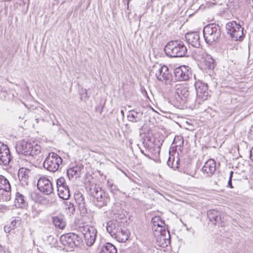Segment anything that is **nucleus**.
Here are the masks:
<instances>
[{"instance_id":"nucleus-1","label":"nucleus","mask_w":253,"mask_h":253,"mask_svg":"<svg viewBox=\"0 0 253 253\" xmlns=\"http://www.w3.org/2000/svg\"><path fill=\"white\" fill-rule=\"evenodd\" d=\"M16 151L20 157L25 156L30 160L41 153V147L38 144L22 140L16 144Z\"/></svg>"},{"instance_id":"nucleus-2","label":"nucleus","mask_w":253,"mask_h":253,"mask_svg":"<svg viewBox=\"0 0 253 253\" xmlns=\"http://www.w3.org/2000/svg\"><path fill=\"white\" fill-rule=\"evenodd\" d=\"M88 194L93 204L98 208L107 206L110 202V199L108 194L96 185H91Z\"/></svg>"},{"instance_id":"nucleus-3","label":"nucleus","mask_w":253,"mask_h":253,"mask_svg":"<svg viewBox=\"0 0 253 253\" xmlns=\"http://www.w3.org/2000/svg\"><path fill=\"white\" fill-rule=\"evenodd\" d=\"M164 51L166 55L170 57H182L186 56L187 48L182 41L174 40L167 43Z\"/></svg>"},{"instance_id":"nucleus-4","label":"nucleus","mask_w":253,"mask_h":253,"mask_svg":"<svg viewBox=\"0 0 253 253\" xmlns=\"http://www.w3.org/2000/svg\"><path fill=\"white\" fill-rule=\"evenodd\" d=\"M175 98L178 103L183 104L187 103L193 108H197V104H194V98H192L190 94L189 87L183 84H176Z\"/></svg>"},{"instance_id":"nucleus-5","label":"nucleus","mask_w":253,"mask_h":253,"mask_svg":"<svg viewBox=\"0 0 253 253\" xmlns=\"http://www.w3.org/2000/svg\"><path fill=\"white\" fill-rule=\"evenodd\" d=\"M150 74L155 75L158 80L163 82L166 84H170L172 81V75L169 72L168 67L165 65H162L158 63L155 64L153 66Z\"/></svg>"},{"instance_id":"nucleus-6","label":"nucleus","mask_w":253,"mask_h":253,"mask_svg":"<svg viewBox=\"0 0 253 253\" xmlns=\"http://www.w3.org/2000/svg\"><path fill=\"white\" fill-rule=\"evenodd\" d=\"M203 32L205 41L209 44L217 42L221 36L220 27L215 23L207 25Z\"/></svg>"},{"instance_id":"nucleus-7","label":"nucleus","mask_w":253,"mask_h":253,"mask_svg":"<svg viewBox=\"0 0 253 253\" xmlns=\"http://www.w3.org/2000/svg\"><path fill=\"white\" fill-rule=\"evenodd\" d=\"M76 230L84 236L87 246H91L94 244L97 233L94 227L88 225H79L76 226Z\"/></svg>"},{"instance_id":"nucleus-8","label":"nucleus","mask_w":253,"mask_h":253,"mask_svg":"<svg viewBox=\"0 0 253 253\" xmlns=\"http://www.w3.org/2000/svg\"><path fill=\"white\" fill-rule=\"evenodd\" d=\"M60 241L64 247L63 250L70 251L73 250L74 247L80 245L81 239L75 233H69L61 235Z\"/></svg>"},{"instance_id":"nucleus-9","label":"nucleus","mask_w":253,"mask_h":253,"mask_svg":"<svg viewBox=\"0 0 253 253\" xmlns=\"http://www.w3.org/2000/svg\"><path fill=\"white\" fill-rule=\"evenodd\" d=\"M62 162V159L58 154L51 152L46 158L43 165L48 171L54 172L59 169Z\"/></svg>"},{"instance_id":"nucleus-10","label":"nucleus","mask_w":253,"mask_h":253,"mask_svg":"<svg viewBox=\"0 0 253 253\" xmlns=\"http://www.w3.org/2000/svg\"><path fill=\"white\" fill-rule=\"evenodd\" d=\"M194 86L197 97V99L194 100V104H196L197 108H198L201 102L208 99L210 94L207 84L199 81L195 82Z\"/></svg>"},{"instance_id":"nucleus-11","label":"nucleus","mask_w":253,"mask_h":253,"mask_svg":"<svg viewBox=\"0 0 253 253\" xmlns=\"http://www.w3.org/2000/svg\"><path fill=\"white\" fill-rule=\"evenodd\" d=\"M226 29L233 40H242L243 39V28L240 24L232 21L227 23Z\"/></svg>"},{"instance_id":"nucleus-12","label":"nucleus","mask_w":253,"mask_h":253,"mask_svg":"<svg viewBox=\"0 0 253 253\" xmlns=\"http://www.w3.org/2000/svg\"><path fill=\"white\" fill-rule=\"evenodd\" d=\"M11 186L8 179L0 175V194L3 200L8 201L11 199Z\"/></svg>"},{"instance_id":"nucleus-13","label":"nucleus","mask_w":253,"mask_h":253,"mask_svg":"<svg viewBox=\"0 0 253 253\" xmlns=\"http://www.w3.org/2000/svg\"><path fill=\"white\" fill-rule=\"evenodd\" d=\"M12 157L8 146L0 142V165L7 166L11 160Z\"/></svg>"},{"instance_id":"nucleus-14","label":"nucleus","mask_w":253,"mask_h":253,"mask_svg":"<svg viewBox=\"0 0 253 253\" xmlns=\"http://www.w3.org/2000/svg\"><path fill=\"white\" fill-rule=\"evenodd\" d=\"M37 187L39 190L45 195H49L53 191L51 182L46 177H41L38 181Z\"/></svg>"},{"instance_id":"nucleus-15","label":"nucleus","mask_w":253,"mask_h":253,"mask_svg":"<svg viewBox=\"0 0 253 253\" xmlns=\"http://www.w3.org/2000/svg\"><path fill=\"white\" fill-rule=\"evenodd\" d=\"M174 75L175 79L178 81H187L191 76V72L188 66L184 65L175 68L174 70Z\"/></svg>"},{"instance_id":"nucleus-16","label":"nucleus","mask_w":253,"mask_h":253,"mask_svg":"<svg viewBox=\"0 0 253 253\" xmlns=\"http://www.w3.org/2000/svg\"><path fill=\"white\" fill-rule=\"evenodd\" d=\"M74 199L81 214L83 215L86 214L87 204L83 194L79 191L76 192L74 194Z\"/></svg>"},{"instance_id":"nucleus-17","label":"nucleus","mask_w":253,"mask_h":253,"mask_svg":"<svg viewBox=\"0 0 253 253\" xmlns=\"http://www.w3.org/2000/svg\"><path fill=\"white\" fill-rule=\"evenodd\" d=\"M187 42L192 46L196 48H200L201 41L199 32H194L188 33L185 35Z\"/></svg>"},{"instance_id":"nucleus-18","label":"nucleus","mask_w":253,"mask_h":253,"mask_svg":"<svg viewBox=\"0 0 253 253\" xmlns=\"http://www.w3.org/2000/svg\"><path fill=\"white\" fill-rule=\"evenodd\" d=\"M216 169V162L213 159L208 160L202 167V170L207 176L211 177L214 173Z\"/></svg>"},{"instance_id":"nucleus-19","label":"nucleus","mask_w":253,"mask_h":253,"mask_svg":"<svg viewBox=\"0 0 253 253\" xmlns=\"http://www.w3.org/2000/svg\"><path fill=\"white\" fill-rule=\"evenodd\" d=\"M30 170L25 168H21L19 169L18 176L21 184L23 186L28 185L29 174Z\"/></svg>"},{"instance_id":"nucleus-20","label":"nucleus","mask_w":253,"mask_h":253,"mask_svg":"<svg viewBox=\"0 0 253 253\" xmlns=\"http://www.w3.org/2000/svg\"><path fill=\"white\" fill-rule=\"evenodd\" d=\"M143 112L140 110H132L129 111L127 115L129 121L136 123L142 120Z\"/></svg>"},{"instance_id":"nucleus-21","label":"nucleus","mask_w":253,"mask_h":253,"mask_svg":"<svg viewBox=\"0 0 253 253\" xmlns=\"http://www.w3.org/2000/svg\"><path fill=\"white\" fill-rule=\"evenodd\" d=\"M121 227L119 226V223L117 221L110 220L107 223L106 230L110 235L114 238Z\"/></svg>"},{"instance_id":"nucleus-22","label":"nucleus","mask_w":253,"mask_h":253,"mask_svg":"<svg viewBox=\"0 0 253 253\" xmlns=\"http://www.w3.org/2000/svg\"><path fill=\"white\" fill-rule=\"evenodd\" d=\"M14 203L16 207L19 208H26L28 206V202L25 197L19 192H16Z\"/></svg>"},{"instance_id":"nucleus-23","label":"nucleus","mask_w":253,"mask_h":253,"mask_svg":"<svg viewBox=\"0 0 253 253\" xmlns=\"http://www.w3.org/2000/svg\"><path fill=\"white\" fill-rule=\"evenodd\" d=\"M52 221L56 227L63 229L66 226V221L64 215L58 214L52 217Z\"/></svg>"},{"instance_id":"nucleus-24","label":"nucleus","mask_w":253,"mask_h":253,"mask_svg":"<svg viewBox=\"0 0 253 253\" xmlns=\"http://www.w3.org/2000/svg\"><path fill=\"white\" fill-rule=\"evenodd\" d=\"M129 234L128 230L121 227L114 238L119 242H125L129 238Z\"/></svg>"},{"instance_id":"nucleus-25","label":"nucleus","mask_w":253,"mask_h":253,"mask_svg":"<svg viewBox=\"0 0 253 253\" xmlns=\"http://www.w3.org/2000/svg\"><path fill=\"white\" fill-rule=\"evenodd\" d=\"M207 216L209 220L213 224L221 220L219 211L215 210H209L207 212Z\"/></svg>"},{"instance_id":"nucleus-26","label":"nucleus","mask_w":253,"mask_h":253,"mask_svg":"<svg viewBox=\"0 0 253 253\" xmlns=\"http://www.w3.org/2000/svg\"><path fill=\"white\" fill-rule=\"evenodd\" d=\"M84 166L82 165L76 166L69 169L67 171V174L69 179L73 177L74 176L79 177L81 171L83 169Z\"/></svg>"},{"instance_id":"nucleus-27","label":"nucleus","mask_w":253,"mask_h":253,"mask_svg":"<svg viewBox=\"0 0 253 253\" xmlns=\"http://www.w3.org/2000/svg\"><path fill=\"white\" fill-rule=\"evenodd\" d=\"M204 65L206 69L212 70L215 66L214 59L211 55L207 54L204 57Z\"/></svg>"},{"instance_id":"nucleus-28","label":"nucleus","mask_w":253,"mask_h":253,"mask_svg":"<svg viewBox=\"0 0 253 253\" xmlns=\"http://www.w3.org/2000/svg\"><path fill=\"white\" fill-rule=\"evenodd\" d=\"M59 197L63 200H67L70 197V191L68 187H61L57 189Z\"/></svg>"},{"instance_id":"nucleus-29","label":"nucleus","mask_w":253,"mask_h":253,"mask_svg":"<svg viewBox=\"0 0 253 253\" xmlns=\"http://www.w3.org/2000/svg\"><path fill=\"white\" fill-rule=\"evenodd\" d=\"M100 253H117V250L112 244L107 243L103 246Z\"/></svg>"},{"instance_id":"nucleus-30","label":"nucleus","mask_w":253,"mask_h":253,"mask_svg":"<svg viewBox=\"0 0 253 253\" xmlns=\"http://www.w3.org/2000/svg\"><path fill=\"white\" fill-rule=\"evenodd\" d=\"M22 223V218L19 216H13L11 218L10 224L12 228H16L21 226Z\"/></svg>"},{"instance_id":"nucleus-31","label":"nucleus","mask_w":253,"mask_h":253,"mask_svg":"<svg viewBox=\"0 0 253 253\" xmlns=\"http://www.w3.org/2000/svg\"><path fill=\"white\" fill-rule=\"evenodd\" d=\"M107 187L108 190L110 191L114 195H117L118 192L119 191V189L117 186L115 185L112 181L108 180L107 183Z\"/></svg>"},{"instance_id":"nucleus-32","label":"nucleus","mask_w":253,"mask_h":253,"mask_svg":"<svg viewBox=\"0 0 253 253\" xmlns=\"http://www.w3.org/2000/svg\"><path fill=\"white\" fill-rule=\"evenodd\" d=\"M184 143L183 137L181 136H176L174 137L172 144H175L176 147H181Z\"/></svg>"},{"instance_id":"nucleus-33","label":"nucleus","mask_w":253,"mask_h":253,"mask_svg":"<svg viewBox=\"0 0 253 253\" xmlns=\"http://www.w3.org/2000/svg\"><path fill=\"white\" fill-rule=\"evenodd\" d=\"M178 162H179V159H178L176 161V165L175 166L174 164V157H172V156L169 155V158L167 161V164L170 168H172L173 169L174 168H178Z\"/></svg>"},{"instance_id":"nucleus-34","label":"nucleus","mask_w":253,"mask_h":253,"mask_svg":"<svg viewBox=\"0 0 253 253\" xmlns=\"http://www.w3.org/2000/svg\"><path fill=\"white\" fill-rule=\"evenodd\" d=\"M68 187L67 185L65 178L63 177H60L56 180V187L57 189L61 187Z\"/></svg>"},{"instance_id":"nucleus-35","label":"nucleus","mask_w":253,"mask_h":253,"mask_svg":"<svg viewBox=\"0 0 253 253\" xmlns=\"http://www.w3.org/2000/svg\"><path fill=\"white\" fill-rule=\"evenodd\" d=\"M169 238H167L166 237V235H164L163 234H161V236L160 237V239L161 241H163L162 243L161 246H163V247H167L170 244V239H169Z\"/></svg>"},{"instance_id":"nucleus-36","label":"nucleus","mask_w":253,"mask_h":253,"mask_svg":"<svg viewBox=\"0 0 253 253\" xmlns=\"http://www.w3.org/2000/svg\"><path fill=\"white\" fill-rule=\"evenodd\" d=\"M66 209L70 214H73L75 211V207L73 204L70 202H66Z\"/></svg>"},{"instance_id":"nucleus-37","label":"nucleus","mask_w":253,"mask_h":253,"mask_svg":"<svg viewBox=\"0 0 253 253\" xmlns=\"http://www.w3.org/2000/svg\"><path fill=\"white\" fill-rule=\"evenodd\" d=\"M89 98L87 90L86 89H83L82 92L80 93V99L81 100L86 101Z\"/></svg>"},{"instance_id":"nucleus-38","label":"nucleus","mask_w":253,"mask_h":253,"mask_svg":"<svg viewBox=\"0 0 253 253\" xmlns=\"http://www.w3.org/2000/svg\"><path fill=\"white\" fill-rule=\"evenodd\" d=\"M160 222L161 224H159V222H156L155 224H153L154 226H157L161 228L160 232L162 231V228L164 227V225H165V223L163 221L160 220Z\"/></svg>"},{"instance_id":"nucleus-39","label":"nucleus","mask_w":253,"mask_h":253,"mask_svg":"<svg viewBox=\"0 0 253 253\" xmlns=\"http://www.w3.org/2000/svg\"><path fill=\"white\" fill-rule=\"evenodd\" d=\"M248 136L250 139L253 140V126L250 127Z\"/></svg>"},{"instance_id":"nucleus-40","label":"nucleus","mask_w":253,"mask_h":253,"mask_svg":"<svg viewBox=\"0 0 253 253\" xmlns=\"http://www.w3.org/2000/svg\"><path fill=\"white\" fill-rule=\"evenodd\" d=\"M14 229V228H12L10 224L6 225L4 227V230L6 233H9L12 229Z\"/></svg>"},{"instance_id":"nucleus-41","label":"nucleus","mask_w":253,"mask_h":253,"mask_svg":"<svg viewBox=\"0 0 253 253\" xmlns=\"http://www.w3.org/2000/svg\"><path fill=\"white\" fill-rule=\"evenodd\" d=\"M160 220H162L160 219L159 216H155L152 218V222L153 224H155L156 222H160Z\"/></svg>"},{"instance_id":"nucleus-42","label":"nucleus","mask_w":253,"mask_h":253,"mask_svg":"<svg viewBox=\"0 0 253 253\" xmlns=\"http://www.w3.org/2000/svg\"><path fill=\"white\" fill-rule=\"evenodd\" d=\"M8 210V207L6 206L3 205H0V210L4 212Z\"/></svg>"},{"instance_id":"nucleus-43","label":"nucleus","mask_w":253,"mask_h":253,"mask_svg":"<svg viewBox=\"0 0 253 253\" xmlns=\"http://www.w3.org/2000/svg\"><path fill=\"white\" fill-rule=\"evenodd\" d=\"M228 186L230 187V188H233V186L232 185V179H229L228 182Z\"/></svg>"},{"instance_id":"nucleus-44","label":"nucleus","mask_w":253,"mask_h":253,"mask_svg":"<svg viewBox=\"0 0 253 253\" xmlns=\"http://www.w3.org/2000/svg\"><path fill=\"white\" fill-rule=\"evenodd\" d=\"M250 157L251 159L253 161V147L250 151Z\"/></svg>"},{"instance_id":"nucleus-45","label":"nucleus","mask_w":253,"mask_h":253,"mask_svg":"<svg viewBox=\"0 0 253 253\" xmlns=\"http://www.w3.org/2000/svg\"><path fill=\"white\" fill-rule=\"evenodd\" d=\"M0 253H5V251L2 246L0 245Z\"/></svg>"},{"instance_id":"nucleus-46","label":"nucleus","mask_w":253,"mask_h":253,"mask_svg":"<svg viewBox=\"0 0 253 253\" xmlns=\"http://www.w3.org/2000/svg\"><path fill=\"white\" fill-rule=\"evenodd\" d=\"M234 173V172L233 171H231L230 172V176H229V179H232V177H233V174Z\"/></svg>"},{"instance_id":"nucleus-47","label":"nucleus","mask_w":253,"mask_h":253,"mask_svg":"<svg viewBox=\"0 0 253 253\" xmlns=\"http://www.w3.org/2000/svg\"><path fill=\"white\" fill-rule=\"evenodd\" d=\"M121 113L123 117H124V110H122L121 111Z\"/></svg>"},{"instance_id":"nucleus-48","label":"nucleus","mask_w":253,"mask_h":253,"mask_svg":"<svg viewBox=\"0 0 253 253\" xmlns=\"http://www.w3.org/2000/svg\"><path fill=\"white\" fill-rule=\"evenodd\" d=\"M144 154L145 156H146L147 157H149V158H151V157L149 156V155H146V154Z\"/></svg>"},{"instance_id":"nucleus-49","label":"nucleus","mask_w":253,"mask_h":253,"mask_svg":"<svg viewBox=\"0 0 253 253\" xmlns=\"http://www.w3.org/2000/svg\"><path fill=\"white\" fill-rule=\"evenodd\" d=\"M157 150L158 152H159L160 151V148H157Z\"/></svg>"},{"instance_id":"nucleus-50","label":"nucleus","mask_w":253,"mask_h":253,"mask_svg":"<svg viewBox=\"0 0 253 253\" xmlns=\"http://www.w3.org/2000/svg\"><path fill=\"white\" fill-rule=\"evenodd\" d=\"M36 121H37V122L38 123V119H36Z\"/></svg>"},{"instance_id":"nucleus-51","label":"nucleus","mask_w":253,"mask_h":253,"mask_svg":"<svg viewBox=\"0 0 253 253\" xmlns=\"http://www.w3.org/2000/svg\"><path fill=\"white\" fill-rule=\"evenodd\" d=\"M17 213L19 215L20 213L19 212H17Z\"/></svg>"}]
</instances>
